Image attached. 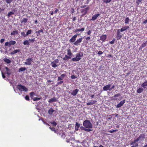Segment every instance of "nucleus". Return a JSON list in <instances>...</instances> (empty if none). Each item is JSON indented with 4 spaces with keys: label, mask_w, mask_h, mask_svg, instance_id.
I'll use <instances>...</instances> for the list:
<instances>
[{
    "label": "nucleus",
    "mask_w": 147,
    "mask_h": 147,
    "mask_svg": "<svg viewBox=\"0 0 147 147\" xmlns=\"http://www.w3.org/2000/svg\"><path fill=\"white\" fill-rule=\"evenodd\" d=\"M120 96V94H115V95H114V96H113L114 97H118Z\"/></svg>",
    "instance_id": "56"
},
{
    "label": "nucleus",
    "mask_w": 147,
    "mask_h": 147,
    "mask_svg": "<svg viewBox=\"0 0 147 147\" xmlns=\"http://www.w3.org/2000/svg\"><path fill=\"white\" fill-rule=\"evenodd\" d=\"M49 128L52 131H55V128L54 127H51L50 126L49 127Z\"/></svg>",
    "instance_id": "52"
},
{
    "label": "nucleus",
    "mask_w": 147,
    "mask_h": 147,
    "mask_svg": "<svg viewBox=\"0 0 147 147\" xmlns=\"http://www.w3.org/2000/svg\"><path fill=\"white\" fill-rule=\"evenodd\" d=\"M106 35H103L100 37V40L103 42H104L107 38Z\"/></svg>",
    "instance_id": "15"
},
{
    "label": "nucleus",
    "mask_w": 147,
    "mask_h": 147,
    "mask_svg": "<svg viewBox=\"0 0 147 147\" xmlns=\"http://www.w3.org/2000/svg\"><path fill=\"white\" fill-rule=\"evenodd\" d=\"M144 91V89L142 88H139L137 90V92L138 93H140Z\"/></svg>",
    "instance_id": "22"
},
{
    "label": "nucleus",
    "mask_w": 147,
    "mask_h": 147,
    "mask_svg": "<svg viewBox=\"0 0 147 147\" xmlns=\"http://www.w3.org/2000/svg\"><path fill=\"white\" fill-rule=\"evenodd\" d=\"M17 88L19 90L21 91H22V90L25 92L28 91V89L26 88L20 84L18 85Z\"/></svg>",
    "instance_id": "4"
},
{
    "label": "nucleus",
    "mask_w": 147,
    "mask_h": 147,
    "mask_svg": "<svg viewBox=\"0 0 147 147\" xmlns=\"http://www.w3.org/2000/svg\"><path fill=\"white\" fill-rule=\"evenodd\" d=\"M41 98L38 97H34V98H33L32 100L34 101H36V100H39L41 99Z\"/></svg>",
    "instance_id": "42"
},
{
    "label": "nucleus",
    "mask_w": 147,
    "mask_h": 147,
    "mask_svg": "<svg viewBox=\"0 0 147 147\" xmlns=\"http://www.w3.org/2000/svg\"><path fill=\"white\" fill-rule=\"evenodd\" d=\"M13 0H5V1L7 4H10Z\"/></svg>",
    "instance_id": "44"
},
{
    "label": "nucleus",
    "mask_w": 147,
    "mask_h": 147,
    "mask_svg": "<svg viewBox=\"0 0 147 147\" xmlns=\"http://www.w3.org/2000/svg\"><path fill=\"white\" fill-rule=\"evenodd\" d=\"M97 102L96 100H92V102H89L87 103L86 104L88 105H93V104H94L96 103Z\"/></svg>",
    "instance_id": "21"
},
{
    "label": "nucleus",
    "mask_w": 147,
    "mask_h": 147,
    "mask_svg": "<svg viewBox=\"0 0 147 147\" xmlns=\"http://www.w3.org/2000/svg\"><path fill=\"white\" fill-rule=\"evenodd\" d=\"M66 75L65 74H62L60 76L58 77L57 80L60 81L63 80Z\"/></svg>",
    "instance_id": "14"
},
{
    "label": "nucleus",
    "mask_w": 147,
    "mask_h": 147,
    "mask_svg": "<svg viewBox=\"0 0 147 147\" xmlns=\"http://www.w3.org/2000/svg\"><path fill=\"white\" fill-rule=\"evenodd\" d=\"M80 35V34H77L73 36L71 38L69 42H74L76 40V38L78 36Z\"/></svg>",
    "instance_id": "7"
},
{
    "label": "nucleus",
    "mask_w": 147,
    "mask_h": 147,
    "mask_svg": "<svg viewBox=\"0 0 147 147\" xmlns=\"http://www.w3.org/2000/svg\"><path fill=\"white\" fill-rule=\"evenodd\" d=\"M28 21V19L26 18H23L21 21V23H24V24H26Z\"/></svg>",
    "instance_id": "27"
},
{
    "label": "nucleus",
    "mask_w": 147,
    "mask_h": 147,
    "mask_svg": "<svg viewBox=\"0 0 147 147\" xmlns=\"http://www.w3.org/2000/svg\"><path fill=\"white\" fill-rule=\"evenodd\" d=\"M51 64L53 67H55L57 66V65L56 64V63L53 61L52 62Z\"/></svg>",
    "instance_id": "33"
},
{
    "label": "nucleus",
    "mask_w": 147,
    "mask_h": 147,
    "mask_svg": "<svg viewBox=\"0 0 147 147\" xmlns=\"http://www.w3.org/2000/svg\"><path fill=\"white\" fill-rule=\"evenodd\" d=\"M25 98L27 100H30L29 97L28 96L26 95L25 97Z\"/></svg>",
    "instance_id": "51"
},
{
    "label": "nucleus",
    "mask_w": 147,
    "mask_h": 147,
    "mask_svg": "<svg viewBox=\"0 0 147 147\" xmlns=\"http://www.w3.org/2000/svg\"><path fill=\"white\" fill-rule=\"evenodd\" d=\"M89 129L90 128H84V129L85 131H88V132H89V131H91L92 130Z\"/></svg>",
    "instance_id": "43"
},
{
    "label": "nucleus",
    "mask_w": 147,
    "mask_h": 147,
    "mask_svg": "<svg viewBox=\"0 0 147 147\" xmlns=\"http://www.w3.org/2000/svg\"><path fill=\"white\" fill-rule=\"evenodd\" d=\"M33 62V59L32 58L28 57L26 59V61L24 63L25 64L27 65H31V63Z\"/></svg>",
    "instance_id": "6"
},
{
    "label": "nucleus",
    "mask_w": 147,
    "mask_h": 147,
    "mask_svg": "<svg viewBox=\"0 0 147 147\" xmlns=\"http://www.w3.org/2000/svg\"><path fill=\"white\" fill-rule=\"evenodd\" d=\"M26 69V68L25 67H22L19 68V72L23 71H25Z\"/></svg>",
    "instance_id": "34"
},
{
    "label": "nucleus",
    "mask_w": 147,
    "mask_h": 147,
    "mask_svg": "<svg viewBox=\"0 0 147 147\" xmlns=\"http://www.w3.org/2000/svg\"><path fill=\"white\" fill-rule=\"evenodd\" d=\"M28 40L30 41L31 42H33L35 40V38H34L32 39H29Z\"/></svg>",
    "instance_id": "47"
},
{
    "label": "nucleus",
    "mask_w": 147,
    "mask_h": 147,
    "mask_svg": "<svg viewBox=\"0 0 147 147\" xmlns=\"http://www.w3.org/2000/svg\"><path fill=\"white\" fill-rule=\"evenodd\" d=\"M78 91L79 90L78 89H76L73 91L71 94L72 95L75 96L77 94L78 92Z\"/></svg>",
    "instance_id": "17"
},
{
    "label": "nucleus",
    "mask_w": 147,
    "mask_h": 147,
    "mask_svg": "<svg viewBox=\"0 0 147 147\" xmlns=\"http://www.w3.org/2000/svg\"><path fill=\"white\" fill-rule=\"evenodd\" d=\"M35 95V93L34 92H31L30 94V96L32 99L34 98V96Z\"/></svg>",
    "instance_id": "32"
},
{
    "label": "nucleus",
    "mask_w": 147,
    "mask_h": 147,
    "mask_svg": "<svg viewBox=\"0 0 147 147\" xmlns=\"http://www.w3.org/2000/svg\"><path fill=\"white\" fill-rule=\"evenodd\" d=\"M91 33V30H89L87 32V34L88 35H90Z\"/></svg>",
    "instance_id": "53"
},
{
    "label": "nucleus",
    "mask_w": 147,
    "mask_h": 147,
    "mask_svg": "<svg viewBox=\"0 0 147 147\" xmlns=\"http://www.w3.org/2000/svg\"><path fill=\"white\" fill-rule=\"evenodd\" d=\"M86 6V5H83L81 6L80 7L81 8H84Z\"/></svg>",
    "instance_id": "62"
},
{
    "label": "nucleus",
    "mask_w": 147,
    "mask_h": 147,
    "mask_svg": "<svg viewBox=\"0 0 147 147\" xmlns=\"http://www.w3.org/2000/svg\"><path fill=\"white\" fill-rule=\"evenodd\" d=\"M83 125L87 128H92V124L89 120H85L83 122Z\"/></svg>",
    "instance_id": "2"
},
{
    "label": "nucleus",
    "mask_w": 147,
    "mask_h": 147,
    "mask_svg": "<svg viewBox=\"0 0 147 147\" xmlns=\"http://www.w3.org/2000/svg\"><path fill=\"white\" fill-rule=\"evenodd\" d=\"M115 42V40L113 39L110 42V43L111 44H113Z\"/></svg>",
    "instance_id": "60"
},
{
    "label": "nucleus",
    "mask_w": 147,
    "mask_h": 147,
    "mask_svg": "<svg viewBox=\"0 0 147 147\" xmlns=\"http://www.w3.org/2000/svg\"><path fill=\"white\" fill-rule=\"evenodd\" d=\"M90 39V36H88L86 38V39L87 41L89 40Z\"/></svg>",
    "instance_id": "58"
},
{
    "label": "nucleus",
    "mask_w": 147,
    "mask_h": 147,
    "mask_svg": "<svg viewBox=\"0 0 147 147\" xmlns=\"http://www.w3.org/2000/svg\"><path fill=\"white\" fill-rule=\"evenodd\" d=\"M20 51V50L19 49H16L13 51L12 52H11L10 54L11 55H14L18 52H19Z\"/></svg>",
    "instance_id": "18"
},
{
    "label": "nucleus",
    "mask_w": 147,
    "mask_h": 147,
    "mask_svg": "<svg viewBox=\"0 0 147 147\" xmlns=\"http://www.w3.org/2000/svg\"><path fill=\"white\" fill-rule=\"evenodd\" d=\"M23 44L25 45H30L28 41L27 40H26L24 42Z\"/></svg>",
    "instance_id": "36"
},
{
    "label": "nucleus",
    "mask_w": 147,
    "mask_h": 147,
    "mask_svg": "<svg viewBox=\"0 0 147 147\" xmlns=\"http://www.w3.org/2000/svg\"><path fill=\"white\" fill-rule=\"evenodd\" d=\"M54 111L52 108H50L48 111V113L50 115H52Z\"/></svg>",
    "instance_id": "29"
},
{
    "label": "nucleus",
    "mask_w": 147,
    "mask_h": 147,
    "mask_svg": "<svg viewBox=\"0 0 147 147\" xmlns=\"http://www.w3.org/2000/svg\"><path fill=\"white\" fill-rule=\"evenodd\" d=\"M125 99L121 101L120 102V103L117 105L116 107L117 108H118L121 107L125 103Z\"/></svg>",
    "instance_id": "9"
},
{
    "label": "nucleus",
    "mask_w": 147,
    "mask_h": 147,
    "mask_svg": "<svg viewBox=\"0 0 147 147\" xmlns=\"http://www.w3.org/2000/svg\"><path fill=\"white\" fill-rule=\"evenodd\" d=\"M21 34V36L24 37H26L27 36V35H26V34H25V32H22Z\"/></svg>",
    "instance_id": "40"
},
{
    "label": "nucleus",
    "mask_w": 147,
    "mask_h": 147,
    "mask_svg": "<svg viewBox=\"0 0 147 147\" xmlns=\"http://www.w3.org/2000/svg\"><path fill=\"white\" fill-rule=\"evenodd\" d=\"M65 57L63 58V60H65V61L67 60L68 59H71V57H68L67 55H65Z\"/></svg>",
    "instance_id": "35"
},
{
    "label": "nucleus",
    "mask_w": 147,
    "mask_h": 147,
    "mask_svg": "<svg viewBox=\"0 0 147 147\" xmlns=\"http://www.w3.org/2000/svg\"><path fill=\"white\" fill-rule=\"evenodd\" d=\"M43 30L42 29H41L40 30H39L38 31H36L35 32V33L38 36L40 35V33H43Z\"/></svg>",
    "instance_id": "26"
},
{
    "label": "nucleus",
    "mask_w": 147,
    "mask_h": 147,
    "mask_svg": "<svg viewBox=\"0 0 147 147\" xmlns=\"http://www.w3.org/2000/svg\"><path fill=\"white\" fill-rule=\"evenodd\" d=\"M80 126V124L77 122L76 124V126L75 127V129L77 131L78 130V128Z\"/></svg>",
    "instance_id": "30"
},
{
    "label": "nucleus",
    "mask_w": 147,
    "mask_h": 147,
    "mask_svg": "<svg viewBox=\"0 0 147 147\" xmlns=\"http://www.w3.org/2000/svg\"><path fill=\"white\" fill-rule=\"evenodd\" d=\"M63 81H62V80L60 81L59 82H58L57 83V85L60 84H62L63 83Z\"/></svg>",
    "instance_id": "50"
},
{
    "label": "nucleus",
    "mask_w": 147,
    "mask_h": 147,
    "mask_svg": "<svg viewBox=\"0 0 147 147\" xmlns=\"http://www.w3.org/2000/svg\"><path fill=\"white\" fill-rule=\"evenodd\" d=\"M129 19L128 17H127L125 20V23L126 24H128Z\"/></svg>",
    "instance_id": "38"
},
{
    "label": "nucleus",
    "mask_w": 147,
    "mask_h": 147,
    "mask_svg": "<svg viewBox=\"0 0 147 147\" xmlns=\"http://www.w3.org/2000/svg\"><path fill=\"white\" fill-rule=\"evenodd\" d=\"M16 43V42L15 41H10L9 42H7L5 43V45L6 46L10 47L11 45H14Z\"/></svg>",
    "instance_id": "5"
},
{
    "label": "nucleus",
    "mask_w": 147,
    "mask_h": 147,
    "mask_svg": "<svg viewBox=\"0 0 147 147\" xmlns=\"http://www.w3.org/2000/svg\"><path fill=\"white\" fill-rule=\"evenodd\" d=\"M121 31L120 29H118L117 32V35L116 36V38L117 40L120 39L122 37V36L120 33Z\"/></svg>",
    "instance_id": "8"
},
{
    "label": "nucleus",
    "mask_w": 147,
    "mask_h": 147,
    "mask_svg": "<svg viewBox=\"0 0 147 147\" xmlns=\"http://www.w3.org/2000/svg\"><path fill=\"white\" fill-rule=\"evenodd\" d=\"M56 101H57L56 98L55 97H54L53 98L49 99V102L50 103H51V102H55Z\"/></svg>",
    "instance_id": "23"
},
{
    "label": "nucleus",
    "mask_w": 147,
    "mask_h": 147,
    "mask_svg": "<svg viewBox=\"0 0 147 147\" xmlns=\"http://www.w3.org/2000/svg\"><path fill=\"white\" fill-rule=\"evenodd\" d=\"M147 23V19H146L143 22V24H146Z\"/></svg>",
    "instance_id": "64"
},
{
    "label": "nucleus",
    "mask_w": 147,
    "mask_h": 147,
    "mask_svg": "<svg viewBox=\"0 0 147 147\" xmlns=\"http://www.w3.org/2000/svg\"><path fill=\"white\" fill-rule=\"evenodd\" d=\"M67 55H69L68 56L70 57L71 58V56L72 55V53L71 52V50L69 49H68L67 50Z\"/></svg>",
    "instance_id": "20"
},
{
    "label": "nucleus",
    "mask_w": 147,
    "mask_h": 147,
    "mask_svg": "<svg viewBox=\"0 0 147 147\" xmlns=\"http://www.w3.org/2000/svg\"><path fill=\"white\" fill-rule=\"evenodd\" d=\"M100 16V14L97 13L96 14L94 15L92 18V19L91 20L94 21L96 20L97 17Z\"/></svg>",
    "instance_id": "16"
},
{
    "label": "nucleus",
    "mask_w": 147,
    "mask_h": 147,
    "mask_svg": "<svg viewBox=\"0 0 147 147\" xmlns=\"http://www.w3.org/2000/svg\"><path fill=\"white\" fill-rule=\"evenodd\" d=\"M141 86L144 88H146V86H147V81H145L144 83H143L141 84Z\"/></svg>",
    "instance_id": "24"
},
{
    "label": "nucleus",
    "mask_w": 147,
    "mask_h": 147,
    "mask_svg": "<svg viewBox=\"0 0 147 147\" xmlns=\"http://www.w3.org/2000/svg\"><path fill=\"white\" fill-rule=\"evenodd\" d=\"M71 78L72 79H75L77 78V77L73 75L71 76Z\"/></svg>",
    "instance_id": "49"
},
{
    "label": "nucleus",
    "mask_w": 147,
    "mask_h": 147,
    "mask_svg": "<svg viewBox=\"0 0 147 147\" xmlns=\"http://www.w3.org/2000/svg\"><path fill=\"white\" fill-rule=\"evenodd\" d=\"M17 10L15 9H13L11 11L9 12L7 14V17L9 18L10 17L11 15L14 14L15 12H16Z\"/></svg>",
    "instance_id": "13"
},
{
    "label": "nucleus",
    "mask_w": 147,
    "mask_h": 147,
    "mask_svg": "<svg viewBox=\"0 0 147 147\" xmlns=\"http://www.w3.org/2000/svg\"><path fill=\"white\" fill-rule=\"evenodd\" d=\"M83 53L82 52H80L79 53L77 54L76 57L73 58L71 60L74 61H78L80 59L81 57H83Z\"/></svg>",
    "instance_id": "3"
},
{
    "label": "nucleus",
    "mask_w": 147,
    "mask_h": 147,
    "mask_svg": "<svg viewBox=\"0 0 147 147\" xmlns=\"http://www.w3.org/2000/svg\"><path fill=\"white\" fill-rule=\"evenodd\" d=\"M115 86L114 85L112 86L111 87H110V90L111 91V90H112V89H114L115 88Z\"/></svg>",
    "instance_id": "59"
},
{
    "label": "nucleus",
    "mask_w": 147,
    "mask_h": 147,
    "mask_svg": "<svg viewBox=\"0 0 147 147\" xmlns=\"http://www.w3.org/2000/svg\"><path fill=\"white\" fill-rule=\"evenodd\" d=\"M129 28V26H124L122 28H121L120 30L121 32H122L124 31H125L127 29Z\"/></svg>",
    "instance_id": "19"
},
{
    "label": "nucleus",
    "mask_w": 147,
    "mask_h": 147,
    "mask_svg": "<svg viewBox=\"0 0 147 147\" xmlns=\"http://www.w3.org/2000/svg\"><path fill=\"white\" fill-rule=\"evenodd\" d=\"M85 28H77L73 30V32L74 33H77L79 32H83Z\"/></svg>",
    "instance_id": "12"
},
{
    "label": "nucleus",
    "mask_w": 147,
    "mask_h": 147,
    "mask_svg": "<svg viewBox=\"0 0 147 147\" xmlns=\"http://www.w3.org/2000/svg\"><path fill=\"white\" fill-rule=\"evenodd\" d=\"M103 52L101 51H99L98 53V54L101 55L103 54Z\"/></svg>",
    "instance_id": "55"
},
{
    "label": "nucleus",
    "mask_w": 147,
    "mask_h": 147,
    "mask_svg": "<svg viewBox=\"0 0 147 147\" xmlns=\"http://www.w3.org/2000/svg\"><path fill=\"white\" fill-rule=\"evenodd\" d=\"M32 32V30H31L30 29L28 30L26 32V35H27V36L28 35L31 34V33Z\"/></svg>",
    "instance_id": "39"
},
{
    "label": "nucleus",
    "mask_w": 147,
    "mask_h": 147,
    "mask_svg": "<svg viewBox=\"0 0 147 147\" xmlns=\"http://www.w3.org/2000/svg\"><path fill=\"white\" fill-rule=\"evenodd\" d=\"M82 38H79L74 43V45H80V43L82 42Z\"/></svg>",
    "instance_id": "11"
},
{
    "label": "nucleus",
    "mask_w": 147,
    "mask_h": 147,
    "mask_svg": "<svg viewBox=\"0 0 147 147\" xmlns=\"http://www.w3.org/2000/svg\"><path fill=\"white\" fill-rule=\"evenodd\" d=\"M147 43V41H145L144 42H143L141 45V47H144L146 45Z\"/></svg>",
    "instance_id": "37"
},
{
    "label": "nucleus",
    "mask_w": 147,
    "mask_h": 147,
    "mask_svg": "<svg viewBox=\"0 0 147 147\" xmlns=\"http://www.w3.org/2000/svg\"><path fill=\"white\" fill-rule=\"evenodd\" d=\"M118 129H115V130H110L108 131V132L110 133H113L114 132H115L116 131H118Z\"/></svg>",
    "instance_id": "45"
},
{
    "label": "nucleus",
    "mask_w": 147,
    "mask_h": 147,
    "mask_svg": "<svg viewBox=\"0 0 147 147\" xmlns=\"http://www.w3.org/2000/svg\"><path fill=\"white\" fill-rule=\"evenodd\" d=\"M89 9V7H87L85 9H83L82 12H84V14H86L88 12V11Z\"/></svg>",
    "instance_id": "25"
},
{
    "label": "nucleus",
    "mask_w": 147,
    "mask_h": 147,
    "mask_svg": "<svg viewBox=\"0 0 147 147\" xmlns=\"http://www.w3.org/2000/svg\"><path fill=\"white\" fill-rule=\"evenodd\" d=\"M59 11V9H56L54 13H57V12Z\"/></svg>",
    "instance_id": "63"
},
{
    "label": "nucleus",
    "mask_w": 147,
    "mask_h": 147,
    "mask_svg": "<svg viewBox=\"0 0 147 147\" xmlns=\"http://www.w3.org/2000/svg\"><path fill=\"white\" fill-rule=\"evenodd\" d=\"M111 86V84H109L105 86H104L103 87V90L106 91H107V90H109V91H111L110 90Z\"/></svg>",
    "instance_id": "10"
},
{
    "label": "nucleus",
    "mask_w": 147,
    "mask_h": 147,
    "mask_svg": "<svg viewBox=\"0 0 147 147\" xmlns=\"http://www.w3.org/2000/svg\"><path fill=\"white\" fill-rule=\"evenodd\" d=\"M142 0H137L136 1V3L137 5L140 4V3L141 2Z\"/></svg>",
    "instance_id": "46"
},
{
    "label": "nucleus",
    "mask_w": 147,
    "mask_h": 147,
    "mask_svg": "<svg viewBox=\"0 0 147 147\" xmlns=\"http://www.w3.org/2000/svg\"><path fill=\"white\" fill-rule=\"evenodd\" d=\"M112 0H103V2L107 4L110 3Z\"/></svg>",
    "instance_id": "41"
},
{
    "label": "nucleus",
    "mask_w": 147,
    "mask_h": 147,
    "mask_svg": "<svg viewBox=\"0 0 147 147\" xmlns=\"http://www.w3.org/2000/svg\"><path fill=\"white\" fill-rule=\"evenodd\" d=\"M18 34V31L17 30L13 31L11 33V35L12 36L15 34Z\"/></svg>",
    "instance_id": "28"
},
{
    "label": "nucleus",
    "mask_w": 147,
    "mask_h": 147,
    "mask_svg": "<svg viewBox=\"0 0 147 147\" xmlns=\"http://www.w3.org/2000/svg\"><path fill=\"white\" fill-rule=\"evenodd\" d=\"M5 69H6V71H7V72H6V73L8 74V75H9L10 74L8 72V71H9V68L7 67H6L5 68Z\"/></svg>",
    "instance_id": "54"
},
{
    "label": "nucleus",
    "mask_w": 147,
    "mask_h": 147,
    "mask_svg": "<svg viewBox=\"0 0 147 147\" xmlns=\"http://www.w3.org/2000/svg\"><path fill=\"white\" fill-rule=\"evenodd\" d=\"M5 40V39H1L0 40V42L1 43H3Z\"/></svg>",
    "instance_id": "61"
},
{
    "label": "nucleus",
    "mask_w": 147,
    "mask_h": 147,
    "mask_svg": "<svg viewBox=\"0 0 147 147\" xmlns=\"http://www.w3.org/2000/svg\"><path fill=\"white\" fill-rule=\"evenodd\" d=\"M3 60L5 62L7 63H9L11 62V61L10 60L7 58L4 59Z\"/></svg>",
    "instance_id": "31"
},
{
    "label": "nucleus",
    "mask_w": 147,
    "mask_h": 147,
    "mask_svg": "<svg viewBox=\"0 0 147 147\" xmlns=\"http://www.w3.org/2000/svg\"><path fill=\"white\" fill-rule=\"evenodd\" d=\"M53 61L55 63H58V62L59 60L58 59H56L55 60Z\"/></svg>",
    "instance_id": "57"
},
{
    "label": "nucleus",
    "mask_w": 147,
    "mask_h": 147,
    "mask_svg": "<svg viewBox=\"0 0 147 147\" xmlns=\"http://www.w3.org/2000/svg\"><path fill=\"white\" fill-rule=\"evenodd\" d=\"M51 123L54 126H55L57 125V123L54 121H53V122H51Z\"/></svg>",
    "instance_id": "48"
},
{
    "label": "nucleus",
    "mask_w": 147,
    "mask_h": 147,
    "mask_svg": "<svg viewBox=\"0 0 147 147\" xmlns=\"http://www.w3.org/2000/svg\"><path fill=\"white\" fill-rule=\"evenodd\" d=\"M145 138V134H141L138 138L134 140L133 142H132L130 143V145H133V146L131 147H137L138 146V144L136 142L139 141H143Z\"/></svg>",
    "instance_id": "1"
}]
</instances>
